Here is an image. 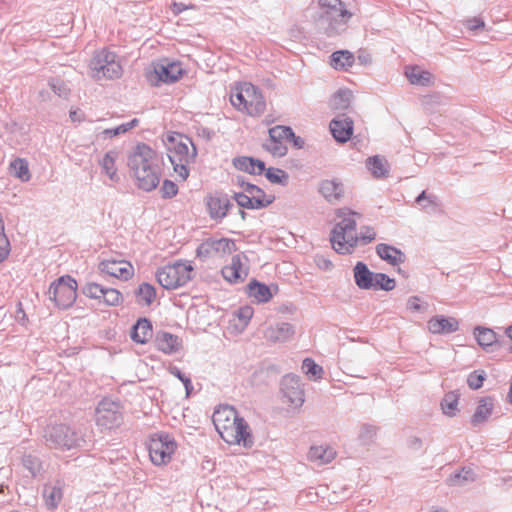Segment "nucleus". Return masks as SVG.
Wrapping results in <instances>:
<instances>
[{"instance_id": "47", "label": "nucleus", "mask_w": 512, "mask_h": 512, "mask_svg": "<svg viewBox=\"0 0 512 512\" xmlns=\"http://www.w3.org/2000/svg\"><path fill=\"white\" fill-rule=\"evenodd\" d=\"M254 310L250 306H243L235 313L236 318L239 320L242 327H246L253 317Z\"/></svg>"}, {"instance_id": "62", "label": "nucleus", "mask_w": 512, "mask_h": 512, "mask_svg": "<svg viewBox=\"0 0 512 512\" xmlns=\"http://www.w3.org/2000/svg\"><path fill=\"white\" fill-rule=\"evenodd\" d=\"M426 198V193L422 192L416 199L417 202H421L423 199Z\"/></svg>"}, {"instance_id": "43", "label": "nucleus", "mask_w": 512, "mask_h": 512, "mask_svg": "<svg viewBox=\"0 0 512 512\" xmlns=\"http://www.w3.org/2000/svg\"><path fill=\"white\" fill-rule=\"evenodd\" d=\"M352 94L349 91H339L331 100V108L335 111L349 108Z\"/></svg>"}, {"instance_id": "25", "label": "nucleus", "mask_w": 512, "mask_h": 512, "mask_svg": "<svg viewBox=\"0 0 512 512\" xmlns=\"http://www.w3.org/2000/svg\"><path fill=\"white\" fill-rule=\"evenodd\" d=\"M295 334V329L290 323H280L270 326L265 331V338L271 342L287 341Z\"/></svg>"}, {"instance_id": "9", "label": "nucleus", "mask_w": 512, "mask_h": 512, "mask_svg": "<svg viewBox=\"0 0 512 512\" xmlns=\"http://www.w3.org/2000/svg\"><path fill=\"white\" fill-rule=\"evenodd\" d=\"M177 449V443L168 434L158 433L150 437L148 452L151 462L154 465L168 464Z\"/></svg>"}, {"instance_id": "41", "label": "nucleus", "mask_w": 512, "mask_h": 512, "mask_svg": "<svg viewBox=\"0 0 512 512\" xmlns=\"http://www.w3.org/2000/svg\"><path fill=\"white\" fill-rule=\"evenodd\" d=\"M474 336L477 343L482 347L491 346L497 341L496 333L492 329L486 327H476L474 330Z\"/></svg>"}, {"instance_id": "6", "label": "nucleus", "mask_w": 512, "mask_h": 512, "mask_svg": "<svg viewBox=\"0 0 512 512\" xmlns=\"http://www.w3.org/2000/svg\"><path fill=\"white\" fill-rule=\"evenodd\" d=\"M318 4L321 10L319 26L326 36L333 37L346 31L352 13L341 0H319Z\"/></svg>"}, {"instance_id": "15", "label": "nucleus", "mask_w": 512, "mask_h": 512, "mask_svg": "<svg viewBox=\"0 0 512 512\" xmlns=\"http://www.w3.org/2000/svg\"><path fill=\"white\" fill-rule=\"evenodd\" d=\"M269 138L264 145L265 149L274 157H282L287 154V143L294 132L288 126L277 125L268 131Z\"/></svg>"}, {"instance_id": "32", "label": "nucleus", "mask_w": 512, "mask_h": 512, "mask_svg": "<svg viewBox=\"0 0 512 512\" xmlns=\"http://www.w3.org/2000/svg\"><path fill=\"white\" fill-rule=\"evenodd\" d=\"M9 173L22 182H28L31 179L29 163L26 159L17 157L12 160L8 167Z\"/></svg>"}, {"instance_id": "1", "label": "nucleus", "mask_w": 512, "mask_h": 512, "mask_svg": "<svg viewBox=\"0 0 512 512\" xmlns=\"http://www.w3.org/2000/svg\"><path fill=\"white\" fill-rule=\"evenodd\" d=\"M127 165L138 188L152 191L158 186L162 159L150 146L138 144L128 156Z\"/></svg>"}, {"instance_id": "2", "label": "nucleus", "mask_w": 512, "mask_h": 512, "mask_svg": "<svg viewBox=\"0 0 512 512\" xmlns=\"http://www.w3.org/2000/svg\"><path fill=\"white\" fill-rule=\"evenodd\" d=\"M337 217L341 220L331 232L330 241L333 249L339 254H349L358 245H365L373 241L376 233L372 228H362L358 233L356 229V212L349 209H338Z\"/></svg>"}, {"instance_id": "12", "label": "nucleus", "mask_w": 512, "mask_h": 512, "mask_svg": "<svg viewBox=\"0 0 512 512\" xmlns=\"http://www.w3.org/2000/svg\"><path fill=\"white\" fill-rule=\"evenodd\" d=\"M82 292L86 297L97 300L98 303L108 307H118L124 302V297L119 290L112 287H104L96 282L86 283Z\"/></svg>"}, {"instance_id": "48", "label": "nucleus", "mask_w": 512, "mask_h": 512, "mask_svg": "<svg viewBox=\"0 0 512 512\" xmlns=\"http://www.w3.org/2000/svg\"><path fill=\"white\" fill-rule=\"evenodd\" d=\"M49 85L58 96L66 98L69 95L70 90L63 81L59 79H52Z\"/></svg>"}, {"instance_id": "33", "label": "nucleus", "mask_w": 512, "mask_h": 512, "mask_svg": "<svg viewBox=\"0 0 512 512\" xmlns=\"http://www.w3.org/2000/svg\"><path fill=\"white\" fill-rule=\"evenodd\" d=\"M377 254L379 257L391 265H398L404 262V254L397 248L387 245L379 244L376 247Z\"/></svg>"}, {"instance_id": "19", "label": "nucleus", "mask_w": 512, "mask_h": 512, "mask_svg": "<svg viewBox=\"0 0 512 512\" xmlns=\"http://www.w3.org/2000/svg\"><path fill=\"white\" fill-rule=\"evenodd\" d=\"M46 439L55 448L70 449L76 444L75 433L62 424L50 427Z\"/></svg>"}, {"instance_id": "51", "label": "nucleus", "mask_w": 512, "mask_h": 512, "mask_svg": "<svg viewBox=\"0 0 512 512\" xmlns=\"http://www.w3.org/2000/svg\"><path fill=\"white\" fill-rule=\"evenodd\" d=\"M10 253V243L5 233H0V262L4 261Z\"/></svg>"}, {"instance_id": "50", "label": "nucleus", "mask_w": 512, "mask_h": 512, "mask_svg": "<svg viewBox=\"0 0 512 512\" xmlns=\"http://www.w3.org/2000/svg\"><path fill=\"white\" fill-rule=\"evenodd\" d=\"M163 197L171 198L178 193L177 185L171 180H165L161 187Z\"/></svg>"}, {"instance_id": "10", "label": "nucleus", "mask_w": 512, "mask_h": 512, "mask_svg": "<svg viewBox=\"0 0 512 512\" xmlns=\"http://www.w3.org/2000/svg\"><path fill=\"white\" fill-rule=\"evenodd\" d=\"M77 282L72 277L61 276L49 288L50 299L61 309L71 307L77 298Z\"/></svg>"}, {"instance_id": "8", "label": "nucleus", "mask_w": 512, "mask_h": 512, "mask_svg": "<svg viewBox=\"0 0 512 512\" xmlns=\"http://www.w3.org/2000/svg\"><path fill=\"white\" fill-rule=\"evenodd\" d=\"M192 271L193 267L188 263L168 264L157 272V280L165 289H177L190 281Z\"/></svg>"}, {"instance_id": "34", "label": "nucleus", "mask_w": 512, "mask_h": 512, "mask_svg": "<svg viewBox=\"0 0 512 512\" xmlns=\"http://www.w3.org/2000/svg\"><path fill=\"white\" fill-rule=\"evenodd\" d=\"M247 294L250 298H253L257 303H266L272 298L270 288L257 281H251L247 285Z\"/></svg>"}, {"instance_id": "22", "label": "nucleus", "mask_w": 512, "mask_h": 512, "mask_svg": "<svg viewBox=\"0 0 512 512\" xmlns=\"http://www.w3.org/2000/svg\"><path fill=\"white\" fill-rule=\"evenodd\" d=\"M330 131L336 141L345 143L353 134V121L348 117H338L330 122Z\"/></svg>"}, {"instance_id": "35", "label": "nucleus", "mask_w": 512, "mask_h": 512, "mask_svg": "<svg viewBox=\"0 0 512 512\" xmlns=\"http://www.w3.org/2000/svg\"><path fill=\"white\" fill-rule=\"evenodd\" d=\"M376 273L369 271L367 266L358 262L354 268V277L356 284L362 289H371L373 287V277Z\"/></svg>"}, {"instance_id": "55", "label": "nucleus", "mask_w": 512, "mask_h": 512, "mask_svg": "<svg viewBox=\"0 0 512 512\" xmlns=\"http://www.w3.org/2000/svg\"><path fill=\"white\" fill-rule=\"evenodd\" d=\"M188 9H194V6L193 5H185L183 3H177V2H174L171 5V10L175 15H178L181 12L188 10Z\"/></svg>"}, {"instance_id": "17", "label": "nucleus", "mask_w": 512, "mask_h": 512, "mask_svg": "<svg viewBox=\"0 0 512 512\" xmlns=\"http://www.w3.org/2000/svg\"><path fill=\"white\" fill-rule=\"evenodd\" d=\"M185 74V69L179 61L160 62L154 65L153 75L157 82L174 83L179 81Z\"/></svg>"}, {"instance_id": "53", "label": "nucleus", "mask_w": 512, "mask_h": 512, "mask_svg": "<svg viewBox=\"0 0 512 512\" xmlns=\"http://www.w3.org/2000/svg\"><path fill=\"white\" fill-rule=\"evenodd\" d=\"M69 117L72 122H82L85 120L84 112L78 107H72L70 109Z\"/></svg>"}, {"instance_id": "14", "label": "nucleus", "mask_w": 512, "mask_h": 512, "mask_svg": "<svg viewBox=\"0 0 512 512\" xmlns=\"http://www.w3.org/2000/svg\"><path fill=\"white\" fill-rule=\"evenodd\" d=\"M237 251L234 240L229 238H208L204 240L197 249V255L202 258L223 259Z\"/></svg>"}, {"instance_id": "23", "label": "nucleus", "mask_w": 512, "mask_h": 512, "mask_svg": "<svg viewBox=\"0 0 512 512\" xmlns=\"http://www.w3.org/2000/svg\"><path fill=\"white\" fill-rule=\"evenodd\" d=\"M155 346L162 353L171 355L180 351L182 341L176 335L168 332H159L155 338Z\"/></svg>"}, {"instance_id": "58", "label": "nucleus", "mask_w": 512, "mask_h": 512, "mask_svg": "<svg viewBox=\"0 0 512 512\" xmlns=\"http://www.w3.org/2000/svg\"><path fill=\"white\" fill-rule=\"evenodd\" d=\"M462 472H463V473H465L463 476H462V474H461V473L456 474V475L454 476V478H452V479H451V481H452L453 483H455V482H456V480H457L458 478H460V477H462L464 480H468V479H471V478H472V472H471L470 470H462Z\"/></svg>"}, {"instance_id": "52", "label": "nucleus", "mask_w": 512, "mask_h": 512, "mask_svg": "<svg viewBox=\"0 0 512 512\" xmlns=\"http://www.w3.org/2000/svg\"><path fill=\"white\" fill-rule=\"evenodd\" d=\"M465 26L468 30L475 31L484 28L485 23L481 18L473 17L465 21Z\"/></svg>"}, {"instance_id": "54", "label": "nucleus", "mask_w": 512, "mask_h": 512, "mask_svg": "<svg viewBox=\"0 0 512 512\" xmlns=\"http://www.w3.org/2000/svg\"><path fill=\"white\" fill-rule=\"evenodd\" d=\"M62 498V490L58 487H53L48 495L50 504L55 507Z\"/></svg>"}, {"instance_id": "38", "label": "nucleus", "mask_w": 512, "mask_h": 512, "mask_svg": "<svg viewBox=\"0 0 512 512\" xmlns=\"http://www.w3.org/2000/svg\"><path fill=\"white\" fill-rule=\"evenodd\" d=\"M320 192L328 201H336L343 195V187L334 180H325L320 186Z\"/></svg>"}, {"instance_id": "49", "label": "nucleus", "mask_w": 512, "mask_h": 512, "mask_svg": "<svg viewBox=\"0 0 512 512\" xmlns=\"http://www.w3.org/2000/svg\"><path fill=\"white\" fill-rule=\"evenodd\" d=\"M484 380H485V375L483 372L478 373L477 371H474L468 376L467 383L471 389L475 390V389H479L482 387Z\"/></svg>"}, {"instance_id": "42", "label": "nucleus", "mask_w": 512, "mask_h": 512, "mask_svg": "<svg viewBox=\"0 0 512 512\" xmlns=\"http://www.w3.org/2000/svg\"><path fill=\"white\" fill-rule=\"evenodd\" d=\"M138 125H139V120L135 118V119H133L127 123H123L115 128L105 129L101 132V135L105 139H111V138L117 137L121 134L127 133L128 131L137 127Z\"/></svg>"}, {"instance_id": "24", "label": "nucleus", "mask_w": 512, "mask_h": 512, "mask_svg": "<svg viewBox=\"0 0 512 512\" xmlns=\"http://www.w3.org/2000/svg\"><path fill=\"white\" fill-rule=\"evenodd\" d=\"M458 328L459 322L454 317L435 316L428 321V330L433 334H448Z\"/></svg>"}, {"instance_id": "44", "label": "nucleus", "mask_w": 512, "mask_h": 512, "mask_svg": "<svg viewBox=\"0 0 512 512\" xmlns=\"http://www.w3.org/2000/svg\"><path fill=\"white\" fill-rule=\"evenodd\" d=\"M373 287L371 289H382L386 291L393 290L395 288V280L388 277L383 273H376L373 277Z\"/></svg>"}, {"instance_id": "31", "label": "nucleus", "mask_w": 512, "mask_h": 512, "mask_svg": "<svg viewBox=\"0 0 512 512\" xmlns=\"http://www.w3.org/2000/svg\"><path fill=\"white\" fill-rule=\"evenodd\" d=\"M336 456V451L328 446H313L310 448L308 458L319 465L330 463Z\"/></svg>"}, {"instance_id": "40", "label": "nucleus", "mask_w": 512, "mask_h": 512, "mask_svg": "<svg viewBox=\"0 0 512 512\" xmlns=\"http://www.w3.org/2000/svg\"><path fill=\"white\" fill-rule=\"evenodd\" d=\"M459 399L460 395L455 391L446 393L441 402L443 413L449 417L455 416L458 409Z\"/></svg>"}, {"instance_id": "16", "label": "nucleus", "mask_w": 512, "mask_h": 512, "mask_svg": "<svg viewBox=\"0 0 512 512\" xmlns=\"http://www.w3.org/2000/svg\"><path fill=\"white\" fill-rule=\"evenodd\" d=\"M99 270L102 273L121 281H128L135 274L134 266L131 262L125 259H104L99 263Z\"/></svg>"}, {"instance_id": "13", "label": "nucleus", "mask_w": 512, "mask_h": 512, "mask_svg": "<svg viewBox=\"0 0 512 512\" xmlns=\"http://www.w3.org/2000/svg\"><path fill=\"white\" fill-rule=\"evenodd\" d=\"M96 424L104 429H114L123 422V416L119 403L110 399H103L95 412Z\"/></svg>"}, {"instance_id": "37", "label": "nucleus", "mask_w": 512, "mask_h": 512, "mask_svg": "<svg viewBox=\"0 0 512 512\" xmlns=\"http://www.w3.org/2000/svg\"><path fill=\"white\" fill-rule=\"evenodd\" d=\"M136 302L140 306H150L156 299V290L149 283H142L135 291Z\"/></svg>"}, {"instance_id": "60", "label": "nucleus", "mask_w": 512, "mask_h": 512, "mask_svg": "<svg viewBox=\"0 0 512 512\" xmlns=\"http://www.w3.org/2000/svg\"><path fill=\"white\" fill-rule=\"evenodd\" d=\"M174 374L185 383L186 387L190 384V380L188 378H184L178 370Z\"/></svg>"}, {"instance_id": "56", "label": "nucleus", "mask_w": 512, "mask_h": 512, "mask_svg": "<svg viewBox=\"0 0 512 512\" xmlns=\"http://www.w3.org/2000/svg\"><path fill=\"white\" fill-rule=\"evenodd\" d=\"M23 463L24 465L31 471H35V470H38L39 468V465H38V462H37V459L32 457V456H27L24 458L23 460Z\"/></svg>"}, {"instance_id": "27", "label": "nucleus", "mask_w": 512, "mask_h": 512, "mask_svg": "<svg viewBox=\"0 0 512 512\" xmlns=\"http://www.w3.org/2000/svg\"><path fill=\"white\" fill-rule=\"evenodd\" d=\"M152 336L153 328L151 322L148 319H139L133 326L131 338L134 342L138 344H146L150 341Z\"/></svg>"}, {"instance_id": "11", "label": "nucleus", "mask_w": 512, "mask_h": 512, "mask_svg": "<svg viewBox=\"0 0 512 512\" xmlns=\"http://www.w3.org/2000/svg\"><path fill=\"white\" fill-rule=\"evenodd\" d=\"M241 188L242 191L235 193L234 199L243 208L261 209L275 200L273 194H266L261 188L253 184L242 183Z\"/></svg>"}, {"instance_id": "28", "label": "nucleus", "mask_w": 512, "mask_h": 512, "mask_svg": "<svg viewBox=\"0 0 512 512\" xmlns=\"http://www.w3.org/2000/svg\"><path fill=\"white\" fill-rule=\"evenodd\" d=\"M355 63V57L349 50H338L330 56V66L339 71H348Z\"/></svg>"}, {"instance_id": "18", "label": "nucleus", "mask_w": 512, "mask_h": 512, "mask_svg": "<svg viewBox=\"0 0 512 512\" xmlns=\"http://www.w3.org/2000/svg\"><path fill=\"white\" fill-rule=\"evenodd\" d=\"M247 257L244 254H236L229 264L222 268V276L229 283L242 282L248 276Z\"/></svg>"}, {"instance_id": "61", "label": "nucleus", "mask_w": 512, "mask_h": 512, "mask_svg": "<svg viewBox=\"0 0 512 512\" xmlns=\"http://www.w3.org/2000/svg\"><path fill=\"white\" fill-rule=\"evenodd\" d=\"M506 335L508 336V338L510 339L511 341V346H510V351L512 352V325L509 326L507 329H506Z\"/></svg>"}, {"instance_id": "3", "label": "nucleus", "mask_w": 512, "mask_h": 512, "mask_svg": "<svg viewBox=\"0 0 512 512\" xmlns=\"http://www.w3.org/2000/svg\"><path fill=\"white\" fill-rule=\"evenodd\" d=\"M212 420L220 437L229 445L249 448L253 445V435L248 423L231 406H219Z\"/></svg>"}, {"instance_id": "21", "label": "nucleus", "mask_w": 512, "mask_h": 512, "mask_svg": "<svg viewBox=\"0 0 512 512\" xmlns=\"http://www.w3.org/2000/svg\"><path fill=\"white\" fill-rule=\"evenodd\" d=\"M495 407V400L491 396L478 399L475 410L470 418L471 425L477 427L485 423L492 415Z\"/></svg>"}, {"instance_id": "4", "label": "nucleus", "mask_w": 512, "mask_h": 512, "mask_svg": "<svg viewBox=\"0 0 512 512\" xmlns=\"http://www.w3.org/2000/svg\"><path fill=\"white\" fill-rule=\"evenodd\" d=\"M164 143L167 147L168 158L173 166L174 172L181 181L189 177L188 165L196 157V149L187 136L177 133H167Z\"/></svg>"}, {"instance_id": "20", "label": "nucleus", "mask_w": 512, "mask_h": 512, "mask_svg": "<svg viewBox=\"0 0 512 512\" xmlns=\"http://www.w3.org/2000/svg\"><path fill=\"white\" fill-rule=\"evenodd\" d=\"M282 390L293 406L298 407L303 404L304 392L298 377L293 375L285 376L282 380Z\"/></svg>"}, {"instance_id": "30", "label": "nucleus", "mask_w": 512, "mask_h": 512, "mask_svg": "<svg viewBox=\"0 0 512 512\" xmlns=\"http://www.w3.org/2000/svg\"><path fill=\"white\" fill-rule=\"evenodd\" d=\"M119 158V151L116 149L109 150L99 160V165L103 171L112 181L118 179L116 162Z\"/></svg>"}, {"instance_id": "57", "label": "nucleus", "mask_w": 512, "mask_h": 512, "mask_svg": "<svg viewBox=\"0 0 512 512\" xmlns=\"http://www.w3.org/2000/svg\"><path fill=\"white\" fill-rule=\"evenodd\" d=\"M407 306L412 311H419L420 308H421L420 298H418V297H411L408 300V302H407Z\"/></svg>"}, {"instance_id": "26", "label": "nucleus", "mask_w": 512, "mask_h": 512, "mask_svg": "<svg viewBox=\"0 0 512 512\" xmlns=\"http://www.w3.org/2000/svg\"><path fill=\"white\" fill-rule=\"evenodd\" d=\"M233 165L240 171L260 175L265 171V163L252 157L241 156L233 160Z\"/></svg>"}, {"instance_id": "29", "label": "nucleus", "mask_w": 512, "mask_h": 512, "mask_svg": "<svg viewBox=\"0 0 512 512\" xmlns=\"http://www.w3.org/2000/svg\"><path fill=\"white\" fill-rule=\"evenodd\" d=\"M206 205L211 218L222 219L227 214L229 200L220 196H208L206 199Z\"/></svg>"}, {"instance_id": "36", "label": "nucleus", "mask_w": 512, "mask_h": 512, "mask_svg": "<svg viewBox=\"0 0 512 512\" xmlns=\"http://www.w3.org/2000/svg\"><path fill=\"white\" fill-rule=\"evenodd\" d=\"M405 75L414 85L427 86L432 83L433 76L430 72L420 69L419 67H407Z\"/></svg>"}, {"instance_id": "5", "label": "nucleus", "mask_w": 512, "mask_h": 512, "mask_svg": "<svg viewBox=\"0 0 512 512\" xmlns=\"http://www.w3.org/2000/svg\"><path fill=\"white\" fill-rule=\"evenodd\" d=\"M230 103L240 113L250 117H261L267 108L260 88L250 82L236 83L230 91Z\"/></svg>"}, {"instance_id": "7", "label": "nucleus", "mask_w": 512, "mask_h": 512, "mask_svg": "<svg viewBox=\"0 0 512 512\" xmlns=\"http://www.w3.org/2000/svg\"><path fill=\"white\" fill-rule=\"evenodd\" d=\"M91 77L96 81L120 78L123 68L116 53L101 49L97 51L89 64Z\"/></svg>"}, {"instance_id": "45", "label": "nucleus", "mask_w": 512, "mask_h": 512, "mask_svg": "<svg viewBox=\"0 0 512 512\" xmlns=\"http://www.w3.org/2000/svg\"><path fill=\"white\" fill-rule=\"evenodd\" d=\"M302 370L307 376H309V378L314 380L320 379L323 372L322 367H320L314 362V360L310 358H306L303 361Z\"/></svg>"}, {"instance_id": "39", "label": "nucleus", "mask_w": 512, "mask_h": 512, "mask_svg": "<svg viewBox=\"0 0 512 512\" xmlns=\"http://www.w3.org/2000/svg\"><path fill=\"white\" fill-rule=\"evenodd\" d=\"M367 165L372 175L376 178H382L388 175L389 167L387 160L384 157H370L367 160Z\"/></svg>"}, {"instance_id": "59", "label": "nucleus", "mask_w": 512, "mask_h": 512, "mask_svg": "<svg viewBox=\"0 0 512 512\" xmlns=\"http://www.w3.org/2000/svg\"><path fill=\"white\" fill-rule=\"evenodd\" d=\"M290 141H292L295 146L302 147L303 140L300 137H297L294 135V136L290 137Z\"/></svg>"}, {"instance_id": "46", "label": "nucleus", "mask_w": 512, "mask_h": 512, "mask_svg": "<svg viewBox=\"0 0 512 512\" xmlns=\"http://www.w3.org/2000/svg\"><path fill=\"white\" fill-rule=\"evenodd\" d=\"M265 175L271 183L285 184L288 180L287 173L279 168H265Z\"/></svg>"}]
</instances>
